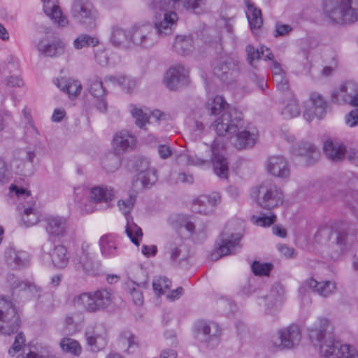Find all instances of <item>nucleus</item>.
I'll use <instances>...</instances> for the list:
<instances>
[{
	"mask_svg": "<svg viewBox=\"0 0 358 358\" xmlns=\"http://www.w3.org/2000/svg\"><path fill=\"white\" fill-rule=\"evenodd\" d=\"M212 118L210 127L220 136H227L238 150L252 148L258 139L256 127L243 119L242 112L231 108L221 96L210 99L206 106Z\"/></svg>",
	"mask_w": 358,
	"mask_h": 358,
	"instance_id": "f257e3e1",
	"label": "nucleus"
},
{
	"mask_svg": "<svg viewBox=\"0 0 358 358\" xmlns=\"http://www.w3.org/2000/svg\"><path fill=\"white\" fill-rule=\"evenodd\" d=\"M329 322L326 318H318L308 329L311 342L319 348L322 358H358V352L352 346L336 341L328 331Z\"/></svg>",
	"mask_w": 358,
	"mask_h": 358,
	"instance_id": "f03ea898",
	"label": "nucleus"
},
{
	"mask_svg": "<svg viewBox=\"0 0 358 358\" xmlns=\"http://www.w3.org/2000/svg\"><path fill=\"white\" fill-rule=\"evenodd\" d=\"M180 0H149L148 6L152 15L153 24L160 34H171L178 20L174 5Z\"/></svg>",
	"mask_w": 358,
	"mask_h": 358,
	"instance_id": "7ed1b4c3",
	"label": "nucleus"
},
{
	"mask_svg": "<svg viewBox=\"0 0 358 358\" xmlns=\"http://www.w3.org/2000/svg\"><path fill=\"white\" fill-rule=\"evenodd\" d=\"M324 16L338 24L358 21V0H323Z\"/></svg>",
	"mask_w": 358,
	"mask_h": 358,
	"instance_id": "20e7f679",
	"label": "nucleus"
},
{
	"mask_svg": "<svg viewBox=\"0 0 358 358\" xmlns=\"http://www.w3.org/2000/svg\"><path fill=\"white\" fill-rule=\"evenodd\" d=\"M72 264L76 271H82L90 276H96L101 273V263L95 257L91 245L84 241L80 250H76L72 257Z\"/></svg>",
	"mask_w": 358,
	"mask_h": 358,
	"instance_id": "39448f33",
	"label": "nucleus"
},
{
	"mask_svg": "<svg viewBox=\"0 0 358 358\" xmlns=\"http://www.w3.org/2000/svg\"><path fill=\"white\" fill-rule=\"evenodd\" d=\"M110 290L101 289L94 292H84L74 298V303L89 313H96L108 307L113 301Z\"/></svg>",
	"mask_w": 358,
	"mask_h": 358,
	"instance_id": "423d86ee",
	"label": "nucleus"
},
{
	"mask_svg": "<svg viewBox=\"0 0 358 358\" xmlns=\"http://www.w3.org/2000/svg\"><path fill=\"white\" fill-rule=\"evenodd\" d=\"M251 195L258 205L266 210L273 209L283 203L284 196L281 189L271 182H262L254 188Z\"/></svg>",
	"mask_w": 358,
	"mask_h": 358,
	"instance_id": "0eeeda50",
	"label": "nucleus"
},
{
	"mask_svg": "<svg viewBox=\"0 0 358 358\" xmlns=\"http://www.w3.org/2000/svg\"><path fill=\"white\" fill-rule=\"evenodd\" d=\"M168 35L160 34L155 24L142 23L135 24L129 29V41L131 46L150 48L158 42L159 37Z\"/></svg>",
	"mask_w": 358,
	"mask_h": 358,
	"instance_id": "6e6552de",
	"label": "nucleus"
},
{
	"mask_svg": "<svg viewBox=\"0 0 358 358\" xmlns=\"http://www.w3.org/2000/svg\"><path fill=\"white\" fill-rule=\"evenodd\" d=\"M20 324V316L13 303L4 296H0V333L5 335L14 334Z\"/></svg>",
	"mask_w": 358,
	"mask_h": 358,
	"instance_id": "1a4fd4ad",
	"label": "nucleus"
},
{
	"mask_svg": "<svg viewBox=\"0 0 358 358\" xmlns=\"http://www.w3.org/2000/svg\"><path fill=\"white\" fill-rule=\"evenodd\" d=\"M70 14L77 22L90 28L96 26L99 13L89 0H73L72 1Z\"/></svg>",
	"mask_w": 358,
	"mask_h": 358,
	"instance_id": "9d476101",
	"label": "nucleus"
},
{
	"mask_svg": "<svg viewBox=\"0 0 358 358\" xmlns=\"http://www.w3.org/2000/svg\"><path fill=\"white\" fill-rule=\"evenodd\" d=\"M229 224L220 236V242L217 250L211 255L212 259L217 260L220 257L234 253L241 247L240 241L242 234L240 232H233L229 228Z\"/></svg>",
	"mask_w": 358,
	"mask_h": 358,
	"instance_id": "9b49d317",
	"label": "nucleus"
},
{
	"mask_svg": "<svg viewBox=\"0 0 358 358\" xmlns=\"http://www.w3.org/2000/svg\"><path fill=\"white\" fill-rule=\"evenodd\" d=\"M135 203V196L130 195L125 199H121L118 201L119 209L124 215L127 220L125 231L130 238L131 241L136 245H139V241L143 236V232L134 221L132 217L129 215Z\"/></svg>",
	"mask_w": 358,
	"mask_h": 358,
	"instance_id": "f8f14e48",
	"label": "nucleus"
},
{
	"mask_svg": "<svg viewBox=\"0 0 358 358\" xmlns=\"http://www.w3.org/2000/svg\"><path fill=\"white\" fill-rule=\"evenodd\" d=\"M36 154L33 151L20 150L14 154L9 164V171L24 176H31L34 172L33 164Z\"/></svg>",
	"mask_w": 358,
	"mask_h": 358,
	"instance_id": "ddd939ff",
	"label": "nucleus"
},
{
	"mask_svg": "<svg viewBox=\"0 0 358 358\" xmlns=\"http://www.w3.org/2000/svg\"><path fill=\"white\" fill-rule=\"evenodd\" d=\"M331 98L335 103L358 106V85L352 81L345 82L332 92Z\"/></svg>",
	"mask_w": 358,
	"mask_h": 358,
	"instance_id": "4468645a",
	"label": "nucleus"
},
{
	"mask_svg": "<svg viewBox=\"0 0 358 358\" xmlns=\"http://www.w3.org/2000/svg\"><path fill=\"white\" fill-rule=\"evenodd\" d=\"M238 71V62L229 56L220 57L213 68L214 75L225 83L233 80Z\"/></svg>",
	"mask_w": 358,
	"mask_h": 358,
	"instance_id": "2eb2a0df",
	"label": "nucleus"
},
{
	"mask_svg": "<svg viewBox=\"0 0 358 358\" xmlns=\"http://www.w3.org/2000/svg\"><path fill=\"white\" fill-rule=\"evenodd\" d=\"M130 113L135 120V124L141 129L147 130V124L150 123V118L153 117L158 122L167 121L171 119L169 114L165 113L159 110H154L150 114L144 112L141 108L136 105H130Z\"/></svg>",
	"mask_w": 358,
	"mask_h": 358,
	"instance_id": "dca6fc26",
	"label": "nucleus"
},
{
	"mask_svg": "<svg viewBox=\"0 0 358 358\" xmlns=\"http://www.w3.org/2000/svg\"><path fill=\"white\" fill-rule=\"evenodd\" d=\"M164 83L170 90H177L189 83V69L183 65L176 64L166 71Z\"/></svg>",
	"mask_w": 358,
	"mask_h": 358,
	"instance_id": "f3484780",
	"label": "nucleus"
},
{
	"mask_svg": "<svg viewBox=\"0 0 358 358\" xmlns=\"http://www.w3.org/2000/svg\"><path fill=\"white\" fill-rule=\"evenodd\" d=\"M279 343L274 344L282 349H292L297 346L301 339L299 327L296 324L289 325L278 331Z\"/></svg>",
	"mask_w": 358,
	"mask_h": 358,
	"instance_id": "a211bd4d",
	"label": "nucleus"
},
{
	"mask_svg": "<svg viewBox=\"0 0 358 358\" xmlns=\"http://www.w3.org/2000/svg\"><path fill=\"white\" fill-rule=\"evenodd\" d=\"M327 103L324 98L317 92H313L310 95L309 101L305 103L303 117L310 122L315 117L320 119L326 113Z\"/></svg>",
	"mask_w": 358,
	"mask_h": 358,
	"instance_id": "6ab92c4d",
	"label": "nucleus"
},
{
	"mask_svg": "<svg viewBox=\"0 0 358 358\" xmlns=\"http://www.w3.org/2000/svg\"><path fill=\"white\" fill-rule=\"evenodd\" d=\"M357 229L348 222L341 223L337 231L336 245L342 252L348 251L357 241Z\"/></svg>",
	"mask_w": 358,
	"mask_h": 358,
	"instance_id": "aec40b11",
	"label": "nucleus"
},
{
	"mask_svg": "<svg viewBox=\"0 0 358 358\" xmlns=\"http://www.w3.org/2000/svg\"><path fill=\"white\" fill-rule=\"evenodd\" d=\"M42 250L50 255L55 267L62 269L67 266L69 261L67 248L61 244L54 245L48 242L42 246Z\"/></svg>",
	"mask_w": 358,
	"mask_h": 358,
	"instance_id": "412c9836",
	"label": "nucleus"
},
{
	"mask_svg": "<svg viewBox=\"0 0 358 358\" xmlns=\"http://www.w3.org/2000/svg\"><path fill=\"white\" fill-rule=\"evenodd\" d=\"M211 162L214 173L220 178L227 180L229 176V164L220 149L218 141L215 139L211 145Z\"/></svg>",
	"mask_w": 358,
	"mask_h": 358,
	"instance_id": "4be33fe9",
	"label": "nucleus"
},
{
	"mask_svg": "<svg viewBox=\"0 0 358 358\" xmlns=\"http://www.w3.org/2000/svg\"><path fill=\"white\" fill-rule=\"evenodd\" d=\"M44 228L49 237L60 238L66 234L68 221L59 215H47L43 219Z\"/></svg>",
	"mask_w": 358,
	"mask_h": 358,
	"instance_id": "5701e85b",
	"label": "nucleus"
},
{
	"mask_svg": "<svg viewBox=\"0 0 358 358\" xmlns=\"http://www.w3.org/2000/svg\"><path fill=\"white\" fill-rule=\"evenodd\" d=\"M266 168L267 172L274 177L287 178L290 175L289 163L282 155L269 157L266 160Z\"/></svg>",
	"mask_w": 358,
	"mask_h": 358,
	"instance_id": "b1692460",
	"label": "nucleus"
},
{
	"mask_svg": "<svg viewBox=\"0 0 358 358\" xmlns=\"http://www.w3.org/2000/svg\"><path fill=\"white\" fill-rule=\"evenodd\" d=\"M221 196L218 192L208 195H201L192 204V210L195 213L207 215L213 212L215 208L220 203Z\"/></svg>",
	"mask_w": 358,
	"mask_h": 358,
	"instance_id": "393cba45",
	"label": "nucleus"
},
{
	"mask_svg": "<svg viewBox=\"0 0 358 358\" xmlns=\"http://www.w3.org/2000/svg\"><path fill=\"white\" fill-rule=\"evenodd\" d=\"M86 341L92 351H99L106 345V329L103 324L89 327L85 332Z\"/></svg>",
	"mask_w": 358,
	"mask_h": 358,
	"instance_id": "a878e982",
	"label": "nucleus"
},
{
	"mask_svg": "<svg viewBox=\"0 0 358 358\" xmlns=\"http://www.w3.org/2000/svg\"><path fill=\"white\" fill-rule=\"evenodd\" d=\"M199 339L213 348L218 343L221 331L217 324L213 322H199L198 324Z\"/></svg>",
	"mask_w": 358,
	"mask_h": 358,
	"instance_id": "bb28decb",
	"label": "nucleus"
},
{
	"mask_svg": "<svg viewBox=\"0 0 358 358\" xmlns=\"http://www.w3.org/2000/svg\"><path fill=\"white\" fill-rule=\"evenodd\" d=\"M136 145V136L127 130H122L113 136V148L116 154L121 155L131 151Z\"/></svg>",
	"mask_w": 358,
	"mask_h": 358,
	"instance_id": "cd10ccee",
	"label": "nucleus"
},
{
	"mask_svg": "<svg viewBox=\"0 0 358 358\" xmlns=\"http://www.w3.org/2000/svg\"><path fill=\"white\" fill-rule=\"evenodd\" d=\"M307 289H312L320 296L327 297L335 292L336 285L333 281L317 282L313 278H309L303 282L299 292L302 293L306 292Z\"/></svg>",
	"mask_w": 358,
	"mask_h": 358,
	"instance_id": "c85d7f7f",
	"label": "nucleus"
},
{
	"mask_svg": "<svg viewBox=\"0 0 358 358\" xmlns=\"http://www.w3.org/2000/svg\"><path fill=\"white\" fill-rule=\"evenodd\" d=\"M37 49L45 57H57L64 52L65 44L59 39H55L50 42L45 38L39 41Z\"/></svg>",
	"mask_w": 358,
	"mask_h": 358,
	"instance_id": "c756f323",
	"label": "nucleus"
},
{
	"mask_svg": "<svg viewBox=\"0 0 358 358\" xmlns=\"http://www.w3.org/2000/svg\"><path fill=\"white\" fill-rule=\"evenodd\" d=\"M43 8L45 15L54 20L59 26L65 27L68 24V20L63 16L57 4V0H41Z\"/></svg>",
	"mask_w": 358,
	"mask_h": 358,
	"instance_id": "7c9ffc66",
	"label": "nucleus"
},
{
	"mask_svg": "<svg viewBox=\"0 0 358 358\" xmlns=\"http://www.w3.org/2000/svg\"><path fill=\"white\" fill-rule=\"evenodd\" d=\"M283 293L282 288L278 285L272 288L269 294L261 300L266 306L265 311L266 314H274L278 309V304L282 299Z\"/></svg>",
	"mask_w": 358,
	"mask_h": 358,
	"instance_id": "2f4dec72",
	"label": "nucleus"
},
{
	"mask_svg": "<svg viewBox=\"0 0 358 358\" xmlns=\"http://www.w3.org/2000/svg\"><path fill=\"white\" fill-rule=\"evenodd\" d=\"M166 255L176 264H180L188 257V252L185 245L180 240L178 242H173L166 247Z\"/></svg>",
	"mask_w": 358,
	"mask_h": 358,
	"instance_id": "473e14b6",
	"label": "nucleus"
},
{
	"mask_svg": "<svg viewBox=\"0 0 358 358\" xmlns=\"http://www.w3.org/2000/svg\"><path fill=\"white\" fill-rule=\"evenodd\" d=\"M294 154L306 158V164L310 165L315 163L320 157V152L313 144L302 142L293 150Z\"/></svg>",
	"mask_w": 358,
	"mask_h": 358,
	"instance_id": "72a5a7b5",
	"label": "nucleus"
},
{
	"mask_svg": "<svg viewBox=\"0 0 358 358\" xmlns=\"http://www.w3.org/2000/svg\"><path fill=\"white\" fill-rule=\"evenodd\" d=\"M345 146L337 141L327 140L324 143L325 155L334 162L343 159L345 156Z\"/></svg>",
	"mask_w": 358,
	"mask_h": 358,
	"instance_id": "f704fd0d",
	"label": "nucleus"
},
{
	"mask_svg": "<svg viewBox=\"0 0 358 358\" xmlns=\"http://www.w3.org/2000/svg\"><path fill=\"white\" fill-rule=\"evenodd\" d=\"M101 255L105 257H113L117 255V238L113 234H105L99 239Z\"/></svg>",
	"mask_w": 358,
	"mask_h": 358,
	"instance_id": "c9c22d12",
	"label": "nucleus"
},
{
	"mask_svg": "<svg viewBox=\"0 0 358 358\" xmlns=\"http://www.w3.org/2000/svg\"><path fill=\"white\" fill-rule=\"evenodd\" d=\"M5 259L11 266H24L29 263V255L27 252L8 248L5 251Z\"/></svg>",
	"mask_w": 358,
	"mask_h": 358,
	"instance_id": "e433bc0d",
	"label": "nucleus"
},
{
	"mask_svg": "<svg viewBox=\"0 0 358 358\" xmlns=\"http://www.w3.org/2000/svg\"><path fill=\"white\" fill-rule=\"evenodd\" d=\"M115 191L110 187L95 186L91 188L90 197L94 203L108 202L113 199Z\"/></svg>",
	"mask_w": 358,
	"mask_h": 358,
	"instance_id": "4c0bfd02",
	"label": "nucleus"
},
{
	"mask_svg": "<svg viewBox=\"0 0 358 358\" xmlns=\"http://www.w3.org/2000/svg\"><path fill=\"white\" fill-rule=\"evenodd\" d=\"M110 41L112 45L115 47L122 48L131 47L129 31H126L124 29L118 27H112Z\"/></svg>",
	"mask_w": 358,
	"mask_h": 358,
	"instance_id": "58836bf2",
	"label": "nucleus"
},
{
	"mask_svg": "<svg viewBox=\"0 0 358 358\" xmlns=\"http://www.w3.org/2000/svg\"><path fill=\"white\" fill-rule=\"evenodd\" d=\"M194 49L193 38L191 36L178 35L176 36L173 50L180 55H188Z\"/></svg>",
	"mask_w": 358,
	"mask_h": 358,
	"instance_id": "ea45409f",
	"label": "nucleus"
},
{
	"mask_svg": "<svg viewBox=\"0 0 358 358\" xmlns=\"http://www.w3.org/2000/svg\"><path fill=\"white\" fill-rule=\"evenodd\" d=\"M35 203L29 204L26 206L23 205V213L22 214V224L26 227H29L36 224L41 217L40 212L34 208Z\"/></svg>",
	"mask_w": 358,
	"mask_h": 358,
	"instance_id": "a19ab883",
	"label": "nucleus"
},
{
	"mask_svg": "<svg viewBox=\"0 0 358 358\" xmlns=\"http://www.w3.org/2000/svg\"><path fill=\"white\" fill-rule=\"evenodd\" d=\"M142 163L144 164L145 169H138L137 180L141 181L143 187H148L157 181L156 171L148 167V162L146 160H144Z\"/></svg>",
	"mask_w": 358,
	"mask_h": 358,
	"instance_id": "79ce46f5",
	"label": "nucleus"
},
{
	"mask_svg": "<svg viewBox=\"0 0 358 358\" xmlns=\"http://www.w3.org/2000/svg\"><path fill=\"white\" fill-rule=\"evenodd\" d=\"M248 10L246 12L247 17L249 24L252 31L259 29L263 23L262 17V12L257 9L255 6L250 3H247Z\"/></svg>",
	"mask_w": 358,
	"mask_h": 358,
	"instance_id": "37998d69",
	"label": "nucleus"
},
{
	"mask_svg": "<svg viewBox=\"0 0 358 358\" xmlns=\"http://www.w3.org/2000/svg\"><path fill=\"white\" fill-rule=\"evenodd\" d=\"M301 113L297 100L292 97L284 103L281 108V115L284 119H291L299 115Z\"/></svg>",
	"mask_w": 358,
	"mask_h": 358,
	"instance_id": "c03bdc74",
	"label": "nucleus"
},
{
	"mask_svg": "<svg viewBox=\"0 0 358 358\" xmlns=\"http://www.w3.org/2000/svg\"><path fill=\"white\" fill-rule=\"evenodd\" d=\"M119 345L124 352H133L138 347L136 338L130 332H124L120 336Z\"/></svg>",
	"mask_w": 358,
	"mask_h": 358,
	"instance_id": "a18cd8bd",
	"label": "nucleus"
},
{
	"mask_svg": "<svg viewBox=\"0 0 358 358\" xmlns=\"http://www.w3.org/2000/svg\"><path fill=\"white\" fill-rule=\"evenodd\" d=\"M88 91L94 98L99 99L104 96L106 90L103 86L102 80L97 76L91 78L88 81Z\"/></svg>",
	"mask_w": 358,
	"mask_h": 358,
	"instance_id": "49530a36",
	"label": "nucleus"
},
{
	"mask_svg": "<svg viewBox=\"0 0 358 358\" xmlns=\"http://www.w3.org/2000/svg\"><path fill=\"white\" fill-rule=\"evenodd\" d=\"M20 285L21 287L19 292L24 293L29 298L39 299L42 295L43 290L41 287L34 282L24 280Z\"/></svg>",
	"mask_w": 358,
	"mask_h": 358,
	"instance_id": "de8ad7c7",
	"label": "nucleus"
},
{
	"mask_svg": "<svg viewBox=\"0 0 358 358\" xmlns=\"http://www.w3.org/2000/svg\"><path fill=\"white\" fill-rule=\"evenodd\" d=\"M98 43L97 38L86 34H80L73 42V47L76 50H81L90 46L94 47Z\"/></svg>",
	"mask_w": 358,
	"mask_h": 358,
	"instance_id": "09e8293b",
	"label": "nucleus"
},
{
	"mask_svg": "<svg viewBox=\"0 0 358 358\" xmlns=\"http://www.w3.org/2000/svg\"><path fill=\"white\" fill-rule=\"evenodd\" d=\"M60 347L65 352L71 354L74 356H78L82 351V348L79 343L71 338H64L60 341Z\"/></svg>",
	"mask_w": 358,
	"mask_h": 358,
	"instance_id": "8fccbe9b",
	"label": "nucleus"
},
{
	"mask_svg": "<svg viewBox=\"0 0 358 358\" xmlns=\"http://www.w3.org/2000/svg\"><path fill=\"white\" fill-rule=\"evenodd\" d=\"M171 285V280L166 277H156L152 281L153 289L159 296L164 294L165 291L170 288Z\"/></svg>",
	"mask_w": 358,
	"mask_h": 358,
	"instance_id": "3c124183",
	"label": "nucleus"
},
{
	"mask_svg": "<svg viewBox=\"0 0 358 358\" xmlns=\"http://www.w3.org/2000/svg\"><path fill=\"white\" fill-rule=\"evenodd\" d=\"M105 82H110L117 84L124 89H127L128 92H130L135 86L134 82L126 76L117 78L113 76H108L105 78Z\"/></svg>",
	"mask_w": 358,
	"mask_h": 358,
	"instance_id": "603ef678",
	"label": "nucleus"
},
{
	"mask_svg": "<svg viewBox=\"0 0 358 358\" xmlns=\"http://www.w3.org/2000/svg\"><path fill=\"white\" fill-rule=\"evenodd\" d=\"M253 222L257 226L260 227H269L276 221V215L273 213H270L269 215H262V216L252 217Z\"/></svg>",
	"mask_w": 358,
	"mask_h": 358,
	"instance_id": "864d4df0",
	"label": "nucleus"
},
{
	"mask_svg": "<svg viewBox=\"0 0 358 358\" xmlns=\"http://www.w3.org/2000/svg\"><path fill=\"white\" fill-rule=\"evenodd\" d=\"M3 278L5 280L4 284L5 286L8 287L13 292L20 290L21 283H23V280H19L15 275L11 273H6Z\"/></svg>",
	"mask_w": 358,
	"mask_h": 358,
	"instance_id": "5fc2aeb1",
	"label": "nucleus"
},
{
	"mask_svg": "<svg viewBox=\"0 0 358 358\" xmlns=\"http://www.w3.org/2000/svg\"><path fill=\"white\" fill-rule=\"evenodd\" d=\"M247 52V60L249 64L252 66H255V62L258 61L261 58V48H255L251 45H248L245 48Z\"/></svg>",
	"mask_w": 358,
	"mask_h": 358,
	"instance_id": "6e6d98bb",
	"label": "nucleus"
},
{
	"mask_svg": "<svg viewBox=\"0 0 358 358\" xmlns=\"http://www.w3.org/2000/svg\"><path fill=\"white\" fill-rule=\"evenodd\" d=\"M252 271L256 275H268L271 269V264H263L259 262L255 261L252 266Z\"/></svg>",
	"mask_w": 358,
	"mask_h": 358,
	"instance_id": "4d7b16f0",
	"label": "nucleus"
},
{
	"mask_svg": "<svg viewBox=\"0 0 358 358\" xmlns=\"http://www.w3.org/2000/svg\"><path fill=\"white\" fill-rule=\"evenodd\" d=\"M25 338L22 332H20L15 336L13 346L9 349L8 353L14 356L17 352H20L22 347L24 345Z\"/></svg>",
	"mask_w": 358,
	"mask_h": 358,
	"instance_id": "13d9d810",
	"label": "nucleus"
},
{
	"mask_svg": "<svg viewBox=\"0 0 358 358\" xmlns=\"http://www.w3.org/2000/svg\"><path fill=\"white\" fill-rule=\"evenodd\" d=\"M120 159L117 157L112 155L103 162V166L108 172H114L120 166Z\"/></svg>",
	"mask_w": 358,
	"mask_h": 358,
	"instance_id": "bf43d9fd",
	"label": "nucleus"
},
{
	"mask_svg": "<svg viewBox=\"0 0 358 358\" xmlns=\"http://www.w3.org/2000/svg\"><path fill=\"white\" fill-rule=\"evenodd\" d=\"M10 192L14 193L19 199H27L30 196L29 192L26 188L18 185L17 181L10 185Z\"/></svg>",
	"mask_w": 358,
	"mask_h": 358,
	"instance_id": "052dcab7",
	"label": "nucleus"
},
{
	"mask_svg": "<svg viewBox=\"0 0 358 358\" xmlns=\"http://www.w3.org/2000/svg\"><path fill=\"white\" fill-rule=\"evenodd\" d=\"M180 162L185 161L187 164L203 166L208 164V160L200 158L197 156H188L186 155H181L179 157Z\"/></svg>",
	"mask_w": 358,
	"mask_h": 358,
	"instance_id": "680f3d73",
	"label": "nucleus"
},
{
	"mask_svg": "<svg viewBox=\"0 0 358 358\" xmlns=\"http://www.w3.org/2000/svg\"><path fill=\"white\" fill-rule=\"evenodd\" d=\"M292 31V26L285 24L281 22H276L273 31V36L275 37L285 36L288 35Z\"/></svg>",
	"mask_w": 358,
	"mask_h": 358,
	"instance_id": "e2e57ef3",
	"label": "nucleus"
},
{
	"mask_svg": "<svg viewBox=\"0 0 358 358\" xmlns=\"http://www.w3.org/2000/svg\"><path fill=\"white\" fill-rule=\"evenodd\" d=\"M81 90V83L78 80L71 79L68 85L66 93H68L69 96H76L80 93Z\"/></svg>",
	"mask_w": 358,
	"mask_h": 358,
	"instance_id": "0e129e2a",
	"label": "nucleus"
},
{
	"mask_svg": "<svg viewBox=\"0 0 358 358\" xmlns=\"http://www.w3.org/2000/svg\"><path fill=\"white\" fill-rule=\"evenodd\" d=\"M273 80L275 83L276 87L280 91L284 92L288 90V81L285 78V73L273 76Z\"/></svg>",
	"mask_w": 358,
	"mask_h": 358,
	"instance_id": "69168bd1",
	"label": "nucleus"
},
{
	"mask_svg": "<svg viewBox=\"0 0 358 358\" xmlns=\"http://www.w3.org/2000/svg\"><path fill=\"white\" fill-rule=\"evenodd\" d=\"M345 123L350 127L358 126V109H354L345 116Z\"/></svg>",
	"mask_w": 358,
	"mask_h": 358,
	"instance_id": "338daca9",
	"label": "nucleus"
},
{
	"mask_svg": "<svg viewBox=\"0 0 358 358\" xmlns=\"http://www.w3.org/2000/svg\"><path fill=\"white\" fill-rule=\"evenodd\" d=\"M6 86L9 89L22 87L24 82L21 78L17 76H12L6 78Z\"/></svg>",
	"mask_w": 358,
	"mask_h": 358,
	"instance_id": "774afa93",
	"label": "nucleus"
}]
</instances>
